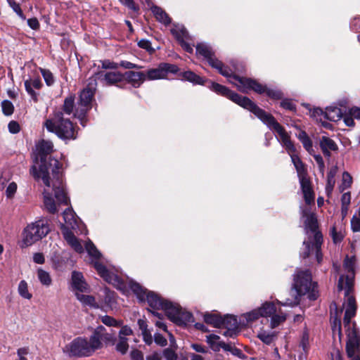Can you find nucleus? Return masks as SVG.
Here are the masks:
<instances>
[{"label": "nucleus", "instance_id": "f257e3e1", "mask_svg": "<svg viewBox=\"0 0 360 360\" xmlns=\"http://www.w3.org/2000/svg\"><path fill=\"white\" fill-rule=\"evenodd\" d=\"M37 155L34 160V165L30 169V173L36 179H41L44 185L51 186L50 175L54 179L53 186L55 190L56 197L60 202H67V198L62 187V165L54 158H49L46 156L53 151V145L50 141L42 140L38 145Z\"/></svg>", "mask_w": 360, "mask_h": 360}, {"label": "nucleus", "instance_id": "f03ea898", "mask_svg": "<svg viewBox=\"0 0 360 360\" xmlns=\"http://www.w3.org/2000/svg\"><path fill=\"white\" fill-rule=\"evenodd\" d=\"M301 217L304 219V227L308 240L303 242L304 249L300 253L303 259L309 258L311 262L313 260L320 264L323 259L321 251L323 243V236L319 230L318 220L314 213L308 209L302 210Z\"/></svg>", "mask_w": 360, "mask_h": 360}, {"label": "nucleus", "instance_id": "7ed1b4c3", "mask_svg": "<svg viewBox=\"0 0 360 360\" xmlns=\"http://www.w3.org/2000/svg\"><path fill=\"white\" fill-rule=\"evenodd\" d=\"M196 54L203 57L210 66L217 69L221 75L226 77L229 82L234 84L240 91H245L247 85H256L253 81L240 79V77L234 75L231 69L225 66L221 61L216 58L212 47L209 44L204 42L198 44L196 45Z\"/></svg>", "mask_w": 360, "mask_h": 360}, {"label": "nucleus", "instance_id": "20e7f679", "mask_svg": "<svg viewBox=\"0 0 360 360\" xmlns=\"http://www.w3.org/2000/svg\"><path fill=\"white\" fill-rule=\"evenodd\" d=\"M292 289L296 295L293 298H288L284 302L277 301L278 304L283 306L294 307L300 303V297L307 295L310 300L317 299L319 294L317 285L312 282L311 274L309 271H297L294 275Z\"/></svg>", "mask_w": 360, "mask_h": 360}, {"label": "nucleus", "instance_id": "39448f33", "mask_svg": "<svg viewBox=\"0 0 360 360\" xmlns=\"http://www.w3.org/2000/svg\"><path fill=\"white\" fill-rule=\"evenodd\" d=\"M355 260V257H346L344 262V268L348 271L349 275L346 276H341L338 284V290H345L346 309L343 322H345L346 326H349V319H352L355 316L356 311V300L354 297L351 295L354 285Z\"/></svg>", "mask_w": 360, "mask_h": 360}, {"label": "nucleus", "instance_id": "423d86ee", "mask_svg": "<svg viewBox=\"0 0 360 360\" xmlns=\"http://www.w3.org/2000/svg\"><path fill=\"white\" fill-rule=\"evenodd\" d=\"M96 341L91 335L89 338L77 337L67 344L63 348V353L70 358H82L91 356L96 349Z\"/></svg>", "mask_w": 360, "mask_h": 360}, {"label": "nucleus", "instance_id": "0eeeda50", "mask_svg": "<svg viewBox=\"0 0 360 360\" xmlns=\"http://www.w3.org/2000/svg\"><path fill=\"white\" fill-rule=\"evenodd\" d=\"M44 126L49 131L55 133L61 139H75L77 137L72 122L64 117L63 112H56L53 118L45 122Z\"/></svg>", "mask_w": 360, "mask_h": 360}, {"label": "nucleus", "instance_id": "6e6552de", "mask_svg": "<svg viewBox=\"0 0 360 360\" xmlns=\"http://www.w3.org/2000/svg\"><path fill=\"white\" fill-rule=\"evenodd\" d=\"M253 114L266 124L270 129L277 133L278 140L285 148L288 153H295V147L290 141L289 134L271 115L266 112L259 107L257 108Z\"/></svg>", "mask_w": 360, "mask_h": 360}, {"label": "nucleus", "instance_id": "1a4fd4ad", "mask_svg": "<svg viewBox=\"0 0 360 360\" xmlns=\"http://www.w3.org/2000/svg\"><path fill=\"white\" fill-rule=\"evenodd\" d=\"M50 231L48 220L41 218L29 224L23 230L22 245L28 247L44 238Z\"/></svg>", "mask_w": 360, "mask_h": 360}, {"label": "nucleus", "instance_id": "9d476101", "mask_svg": "<svg viewBox=\"0 0 360 360\" xmlns=\"http://www.w3.org/2000/svg\"><path fill=\"white\" fill-rule=\"evenodd\" d=\"M63 219L65 224H61V231L65 240L77 252H83L82 245L71 230L78 226L75 213L72 210L68 208L63 212Z\"/></svg>", "mask_w": 360, "mask_h": 360}, {"label": "nucleus", "instance_id": "9b49d317", "mask_svg": "<svg viewBox=\"0 0 360 360\" xmlns=\"http://www.w3.org/2000/svg\"><path fill=\"white\" fill-rule=\"evenodd\" d=\"M96 83L92 80L89 82L86 88H84L79 94V99L77 106L75 108L74 117L79 119L80 124L84 127L86 123V115L87 112L91 108V102L94 96Z\"/></svg>", "mask_w": 360, "mask_h": 360}, {"label": "nucleus", "instance_id": "f8f14e48", "mask_svg": "<svg viewBox=\"0 0 360 360\" xmlns=\"http://www.w3.org/2000/svg\"><path fill=\"white\" fill-rule=\"evenodd\" d=\"M85 248L98 274L108 283L112 285L119 284L120 282L119 277L114 273L109 271L106 267L99 262L101 254L94 243L90 240L88 241L85 245Z\"/></svg>", "mask_w": 360, "mask_h": 360}, {"label": "nucleus", "instance_id": "ddd939ff", "mask_svg": "<svg viewBox=\"0 0 360 360\" xmlns=\"http://www.w3.org/2000/svg\"><path fill=\"white\" fill-rule=\"evenodd\" d=\"M129 288L141 302L146 300L149 306L154 309H161L165 311V307H166L167 304L171 303V302L168 300H162L153 292H148L147 290L141 286L139 283L133 281L129 282Z\"/></svg>", "mask_w": 360, "mask_h": 360}, {"label": "nucleus", "instance_id": "4468645a", "mask_svg": "<svg viewBox=\"0 0 360 360\" xmlns=\"http://www.w3.org/2000/svg\"><path fill=\"white\" fill-rule=\"evenodd\" d=\"M210 89L217 94L226 96L231 100L233 102L237 103L240 106L250 110L252 113L258 107L250 99L245 96H241L237 93H235L226 86L221 85L218 83L212 82Z\"/></svg>", "mask_w": 360, "mask_h": 360}, {"label": "nucleus", "instance_id": "2eb2a0df", "mask_svg": "<svg viewBox=\"0 0 360 360\" xmlns=\"http://www.w3.org/2000/svg\"><path fill=\"white\" fill-rule=\"evenodd\" d=\"M344 326L347 335L346 345L347 356L352 358V360H360V356L359 355H356L359 352L360 343V335L359 330L356 327V323L351 322V319H349V326H346L344 323Z\"/></svg>", "mask_w": 360, "mask_h": 360}, {"label": "nucleus", "instance_id": "dca6fc26", "mask_svg": "<svg viewBox=\"0 0 360 360\" xmlns=\"http://www.w3.org/2000/svg\"><path fill=\"white\" fill-rule=\"evenodd\" d=\"M165 307L168 319L174 323L181 326L193 322L192 314L184 310L178 304L171 302Z\"/></svg>", "mask_w": 360, "mask_h": 360}, {"label": "nucleus", "instance_id": "f3484780", "mask_svg": "<svg viewBox=\"0 0 360 360\" xmlns=\"http://www.w3.org/2000/svg\"><path fill=\"white\" fill-rule=\"evenodd\" d=\"M179 71L176 65L162 63L155 68L148 70L145 73L147 80L162 79L167 77L168 73L175 74Z\"/></svg>", "mask_w": 360, "mask_h": 360}, {"label": "nucleus", "instance_id": "a211bd4d", "mask_svg": "<svg viewBox=\"0 0 360 360\" xmlns=\"http://www.w3.org/2000/svg\"><path fill=\"white\" fill-rule=\"evenodd\" d=\"M50 182H51V186L50 187H48L47 186L45 185V186L46 188L44 189V206H45L46 209L50 213L54 214V213L57 212L58 210H57L56 204L55 203L54 200L52 198L51 193H50V191H49L51 188H52V190L54 192V195H55V198H56L58 205H60V204L68 205L69 201H70V200H69V198L68 197L66 191L65 190V187H64L63 181H62V187H63V190L64 191V193H65V196L67 198V202H62V201L60 202L57 199V198L56 197L55 190H54L53 186V183L54 182V179H53V176L51 175H50Z\"/></svg>", "mask_w": 360, "mask_h": 360}, {"label": "nucleus", "instance_id": "6ab92c4d", "mask_svg": "<svg viewBox=\"0 0 360 360\" xmlns=\"http://www.w3.org/2000/svg\"><path fill=\"white\" fill-rule=\"evenodd\" d=\"M123 77V75L120 72L101 70L96 73L94 77H90L89 80H92L95 83L98 80L104 86H112L122 81Z\"/></svg>", "mask_w": 360, "mask_h": 360}, {"label": "nucleus", "instance_id": "aec40b11", "mask_svg": "<svg viewBox=\"0 0 360 360\" xmlns=\"http://www.w3.org/2000/svg\"><path fill=\"white\" fill-rule=\"evenodd\" d=\"M92 338L96 341V349L102 348L103 343L105 345H115L116 338L114 334L109 333L106 329L101 326L97 327L91 334Z\"/></svg>", "mask_w": 360, "mask_h": 360}, {"label": "nucleus", "instance_id": "412c9836", "mask_svg": "<svg viewBox=\"0 0 360 360\" xmlns=\"http://www.w3.org/2000/svg\"><path fill=\"white\" fill-rule=\"evenodd\" d=\"M221 328H226V330L222 333L225 337L234 338L239 333L238 322L237 319L231 315H226L221 318Z\"/></svg>", "mask_w": 360, "mask_h": 360}, {"label": "nucleus", "instance_id": "4be33fe9", "mask_svg": "<svg viewBox=\"0 0 360 360\" xmlns=\"http://www.w3.org/2000/svg\"><path fill=\"white\" fill-rule=\"evenodd\" d=\"M240 79H249L253 81L256 84L247 85V90L245 91H243V93H248L250 90H253L258 94L266 93L268 96L274 99H280L282 97L281 91L278 90L267 89L265 86L259 84L256 80L246 77H240Z\"/></svg>", "mask_w": 360, "mask_h": 360}, {"label": "nucleus", "instance_id": "5701e85b", "mask_svg": "<svg viewBox=\"0 0 360 360\" xmlns=\"http://www.w3.org/2000/svg\"><path fill=\"white\" fill-rule=\"evenodd\" d=\"M171 32L186 51L188 53L193 52V46L185 41L188 39L189 36L188 32L184 26H175L171 30Z\"/></svg>", "mask_w": 360, "mask_h": 360}, {"label": "nucleus", "instance_id": "b1692460", "mask_svg": "<svg viewBox=\"0 0 360 360\" xmlns=\"http://www.w3.org/2000/svg\"><path fill=\"white\" fill-rule=\"evenodd\" d=\"M71 285L75 292H85L89 290V286L81 272L75 271L72 273Z\"/></svg>", "mask_w": 360, "mask_h": 360}, {"label": "nucleus", "instance_id": "393cba45", "mask_svg": "<svg viewBox=\"0 0 360 360\" xmlns=\"http://www.w3.org/2000/svg\"><path fill=\"white\" fill-rule=\"evenodd\" d=\"M25 88L27 94L30 96L32 100L35 102L37 101L38 94L35 92L33 88L40 89L42 87V82L39 77L32 79H27L24 82Z\"/></svg>", "mask_w": 360, "mask_h": 360}, {"label": "nucleus", "instance_id": "a878e982", "mask_svg": "<svg viewBox=\"0 0 360 360\" xmlns=\"http://www.w3.org/2000/svg\"><path fill=\"white\" fill-rule=\"evenodd\" d=\"M126 79L134 87L137 88L146 79L143 72L129 71L126 72Z\"/></svg>", "mask_w": 360, "mask_h": 360}, {"label": "nucleus", "instance_id": "bb28decb", "mask_svg": "<svg viewBox=\"0 0 360 360\" xmlns=\"http://www.w3.org/2000/svg\"><path fill=\"white\" fill-rule=\"evenodd\" d=\"M320 147L323 155L328 158L330 156V151H335L338 148L335 142L326 136H323L320 139Z\"/></svg>", "mask_w": 360, "mask_h": 360}, {"label": "nucleus", "instance_id": "cd10ccee", "mask_svg": "<svg viewBox=\"0 0 360 360\" xmlns=\"http://www.w3.org/2000/svg\"><path fill=\"white\" fill-rule=\"evenodd\" d=\"M305 202L310 205L314 201V195L309 179H303L300 182Z\"/></svg>", "mask_w": 360, "mask_h": 360}, {"label": "nucleus", "instance_id": "c85d7f7f", "mask_svg": "<svg viewBox=\"0 0 360 360\" xmlns=\"http://www.w3.org/2000/svg\"><path fill=\"white\" fill-rule=\"evenodd\" d=\"M291 158V160L297 170L300 182L303 179H308L307 176V172L304 165L300 158L295 154V153H288Z\"/></svg>", "mask_w": 360, "mask_h": 360}, {"label": "nucleus", "instance_id": "c756f323", "mask_svg": "<svg viewBox=\"0 0 360 360\" xmlns=\"http://www.w3.org/2000/svg\"><path fill=\"white\" fill-rule=\"evenodd\" d=\"M342 115L341 110L335 106L327 107L324 111V118L333 122L339 121Z\"/></svg>", "mask_w": 360, "mask_h": 360}, {"label": "nucleus", "instance_id": "7c9ffc66", "mask_svg": "<svg viewBox=\"0 0 360 360\" xmlns=\"http://www.w3.org/2000/svg\"><path fill=\"white\" fill-rule=\"evenodd\" d=\"M261 316H263L261 308H258L243 314L241 316V321L243 324H248L257 320Z\"/></svg>", "mask_w": 360, "mask_h": 360}, {"label": "nucleus", "instance_id": "2f4dec72", "mask_svg": "<svg viewBox=\"0 0 360 360\" xmlns=\"http://www.w3.org/2000/svg\"><path fill=\"white\" fill-rule=\"evenodd\" d=\"M151 11L159 22L165 25H169L171 22L170 18L160 7L154 6L151 8Z\"/></svg>", "mask_w": 360, "mask_h": 360}, {"label": "nucleus", "instance_id": "473e14b6", "mask_svg": "<svg viewBox=\"0 0 360 360\" xmlns=\"http://www.w3.org/2000/svg\"><path fill=\"white\" fill-rule=\"evenodd\" d=\"M77 299L84 306H89L93 308H98L94 297L88 295H84L81 292H75Z\"/></svg>", "mask_w": 360, "mask_h": 360}, {"label": "nucleus", "instance_id": "72a5a7b5", "mask_svg": "<svg viewBox=\"0 0 360 360\" xmlns=\"http://www.w3.org/2000/svg\"><path fill=\"white\" fill-rule=\"evenodd\" d=\"M257 337L264 344L270 345L274 341L276 333L261 330L258 332Z\"/></svg>", "mask_w": 360, "mask_h": 360}, {"label": "nucleus", "instance_id": "f704fd0d", "mask_svg": "<svg viewBox=\"0 0 360 360\" xmlns=\"http://www.w3.org/2000/svg\"><path fill=\"white\" fill-rule=\"evenodd\" d=\"M221 318L216 314L207 313L204 315V321L206 323L219 328H221Z\"/></svg>", "mask_w": 360, "mask_h": 360}, {"label": "nucleus", "instance_id": "c9c22d12", "mask_svg": "<svg viewBox=\"0 0 360 360\" xmlns=\"http://www.w3.org/2000/svg\"><path fill=\"white\" fill-rule=\"evenodd\" d=\"M299 140L302 142L303 147L305 150L311 155L314 153L312 141L307 134V133L304 131L300 132L298 135Z\"/></svg>", "mask_w": 360, "mask_h": 360}, {"label": "nucleus", "instance_id": "e433bc0d", "mask_svg": "<svg viewBox=\"0 0 360 360\" xmlns=\"http://www.w3.org/2000/svg\"><path fill=\"white\" fill-rule=\"evenodd\" d=\"M286 319V314H284L281 309H278L277 311L271 317L270 326L271 328H276L280 324L283 323Z\"/></svg>", "mask_w": 360, "mask_h": 360}, {"label": "nucleus", "instance_id": "4c0bfd02", "mask_svg": "<svg viewBox=\"0 0 360 360\" xmlns=\"http://www.w3.org/2000/svg\"><path fill=\"white\" fill-rule=\"evenodd\" d=\"M336 174V168L331 169L327 175V184L326 186V193L328 195H330L335 186V176Z\"/></svg>", "mask_w": 360, "mask_h": 360}, {"label": "nucleus", "instance_id": "58836bf2", "mask_svg": "<svg viewBox=\"0 0 360 360\" xmlns=\"http://www.w3.org/2000/svg\"><path fill=\"white\" fill-rule=\"evenodd\" d=\"M260 308L263 317H271L278 310L275 304L270 302H266Z\"/></svg>", "mask_w": 360, "mask_h": 360}, {"label": "nucleus", "instance_id": "ea45409f", "mask_svg": "<svg viewBox=\"0 0 360 360\" xmlns=\"http://www.w3.org/2000/svg\"><path fill=\"white\" fill-rule=\"evenodd\" d=\"M37 278L40 283L44 286L49 287L52 283V279L49 273L42 269L37 270Z\"/></svg>", "mask_w": 360, "mask_h": 360}, {"label": "nucleus", "instance_id": "a19ab883", "mask_svg": "<svg viewBox=\"0 0 360 360\" xmlns=\"http://www.w3.org/2000/svg\"><path fill=\"white\" fill-rule=\"evenodd\" d=\"M331 328L333 336L338 335L339 339L342 338L341 321L337 316H331Z\"/></svg>", "mask_w": 360, "mask_h": 360}, {"label": "nucleus", "instance_id": "79ce46f5", "mask_svg": "<svg viewBox=\"0 0 360 360\" xmlns=\"http://www.w3.org/2000/svg\"><path fill=\"white\" fill-rule=\"evenodd\" d=\"M220 337L214 334H210L206 336V342L210 345L211 349L215 352L219 351V345L221 341H219Z\"/></svg>", "mask_w": 360, "mask_h": 360}, {"label": "nucleus", "instance_id": "37998d69", "mask_svg": "<svg viewBox=\"0 0 360 360\" xmlns=\"http://www.w3.org/2000/svg\"><path fill=\"white\" fill-rule=\"evenodd\" d=\"M74 103H75V97L73 96H70L67 97L64 101V104L63 107V112L66 115H71L72 113H75L74 112Z\"/></svg>", "mask_w": 360, "mask_h": 360}, {"label": "nucleus", "instance_id": "c03bdc74", "mask_svg": "<svg viewBox=\"0 0 360 360\" xmlns=\"http://www.w3.org/2000/svg\"><path fill=\"white\" fill-rule=\"evenodd\" d=\"M183 77L193 84H203L204 79L203 78L200 77V76L197 75L195 73H194L192 71H186L184 72L183 74Z\"/></svg>", "mask_w": 360, "mask_h": 360}, {"label": "nucleus", "instance_id": "a18cd8bd", "mask_svg": "<svg viewBox=\"0 0 360 360\" xmlns=\"http://www.w3.org/2000/svg\"><path fill=\"white\" fill-rule=\"evenodd\" d=\"M18 291L19 295L25 299L30 300L32 297V295L28 290V285L24 280L19 283Z\"/></svg>", "mask_w": 360, "mask_h": 360}, {"label": "nucleus", "instance_id": "49530a36", "mask_svg": "<svg viewBox=\"0 0 360 360\" xmlns=\"http://www.w3.org/2000/svg\"><path fill=\"white\" fill-rule=\"evenodd\" d=\"M42 77L44 79L46 84L49 86H52L55 82V79L53 73L48 69L39 68Z\"/></svg>", "mask_w": 360, "mask_h": 360}, {"label": "nucleus", "instance_id": "de8ad7c7", "mask_svg": "<svg viewBox=\"0 0 360 360\" xmlns=\"http://www.w3.org/2000/svg\"><path fill=\"white\" fill-rule=\"evenodd\" d=\"M101 321L103 324L108 326L120 327L123 325L122 321L116 320L113 317L108 315L102 316Z\"/></svg>", "mask_w": 360, "mask_h": 360}, {"label": "nucleus", "instance_id": "09e8293b", "mask_svg": "<svg viewBox=\"0 0 360 360\" xmlns=\"http://www.w3.org/2000/svg\"><path fill=\"white\" fill-rule=\"evenodd\" d=\"M128 349V339L127 338H119L118 342L116 344L117 351L124 354L127 352Z\"/></svg>", "mask_w": 360, "mask_h": 360}, {"label": "nucleus", "instance_id": "8fccbe9b", "mask_svg": "<svg viewBox=\"0 0 360 360\" xmlns=\"http://www.w3.org/2000/svg\"><path fill=\"white\" fill-rule=\"evenodd\" d=\"M330 235L335 243H340L344 238V233L342 230L338 231L335 226L330 229Z\"/></svg>", "mask_w": 360, "mask_h": 360}, {"label": "nucleus", "instance_id": "3c124183", "mask_svg": "<svg viewBox=\"0 0 360 360\" xmlns=\"http://www.w3.org/2000/svg\"><path fill=\"white\" fill-rule=\"evenodd\" d=\"M352 183V178L350 176V174L345 172L342 174V182L341 185L340 186L339 188L341 192L344 191L345 189L350 187L351 184Z\"/></svg>", "mask_w": 360, "mask_h": 360}, {"label": "nucleus", "instance_id": "603ef678", "mask_svg": "<svg viewBox=\"0 0 360 360\" xmlns=\"http://www.w3.org/2000/svg\"><path fill=\"white\" fill-rule=\"evenodd\" d=\"M1 108L3 113L6 116L11 115L13 113L14 106L10 101L5 100L2 101Z\"/></svg>", "mask_w": 360, "mask_h": 360}, {"label": "nucleus", "instance_id": "864d4df0", "mask_svg": "<svg viewBox=\"0 0 360 360\" xmlns=\"http://www.w3.org/2000/svg\"><path fill=\"white\" fill-rule=\"evenodd\" d=\"M7 2L10 7L12 8L14 12L22 20L25 19V17L20 8V6L18 3H17L15 0H7Z\"/></svg>", "mask_w": 360, "mask_h": 360}, {"label": "nucleus", "instance_id": "5fc2aeb1", "mask_svg": "<svg viewBox=\"0 0 360 360\" xmlns=\"http://www.w3.org/2000/svg\"><path fill=\"white\" fill-rule=\"evenodd\" d=\"M150 311L153 314V316H157L160 319V320H158L155 321V325L158 328L167 332V326L165 325V323L164 322L162 321V315L157 311Z\"/></svg>", "mask_w": 360, "mask_h": 360}, {"label": "nucleus", "instance_id": "6e6d98bb", "mask_svg": "<svg viewBox=\"0 0 360 360\" xmlns=\"http://www.w3.org/2000/svg\"><path fill=\"white\" fill-rule=\"evenodd\" d=\"M101 63L103 69L116 70L119 68L118 63L111 61L110 60H101Z\"/></svg>", "mask_w": 360, "mask_h": 360}, {"label": "nucleus", "instance_id": "4d7b16f0", "mask_svg": "<svg viewBox=\"0 0 360 360\" xmlns=\"http://www.w3.org/2000/svg\"><path fill=\"white\" fill-rule=\"evenodd\" d=\"M351 200V195L350 193H345L341 198V202H342V212H344V210H348V206L350 203Z\"/></svg>", "mask_w": 360, "mask_h": 360}, {"label": "nucleus", "instance_id": "13d9d810", "mask_svg": "<svg viewBox=\"0 0 360 360\" xmlns=\"http://www.w3.org/2000/svg\"><path fill=\"white\" fill-rule=\"evenodd\" d=\"M163 355L167 360H177V354L173 349H165Z\"/></svg>", "mask_w": 360, "mask_h": 360}, {"label": "nucleus", "instance_id": "bf43d9fd", "mask_svg": "<svg viewBox=\"0 0 360 360\" xmlns=\"http://www.w3.org/2000/svg\"><path fill=\"white\" fill-rule=\"evenodd\" d=\"M314 158L318 165L319 172L321 173L322 176H323L325 171V164L323 158L320 155H314Z\"/></svg>", "mask_w": 360, "mask_h": 360}, {"label": "nucleus", "instance_id": "052dcab7", "mask_svg": "<svg viewBox=\"0 0 360 360\" xmlns=\"http://www.w3.org/2000/svg\"><path fill=\"white\" fill-rule=\"evenodd\" d=\"M121 329L119 331V338H126L133 334L132 329L127 325L121 326Z\"/></svg>", "mask_w": 360, "mask_h": 360}, {"label": "nucleus", "instance_id": "680f3d73", "mask_svg": "<svg viewBox=\"0 0 360 360\" xmlns=\"http://www.w3.org/2000/svg\"><path fill=\"white\" fill-rule=\"evenodd\" d=\"M351 228L354 232L360 231V218L356 215L351 219Z\"/></svg>", "mask_w": 360, "mask_h": 360}, {"label": "nucleus", "instance_id": "e2e57ef3", "mask_svg": "<svg viewBox=\"0 0 360 360\" xmlns=\"http://www.w3.org/2000/svg\"><path fill=\"white\" fill-rule=\"evenodd\" d=\"M281 106L286 110L290 111H295L296 110L295 105L292 102L291 100L284 99L281 102Z\"/></svg>", "mask_w": 360, "mask_h": 360}, {"label": "nucleus", "instance_id": "0e129e2a", "mask_svg": "<svg viewBox=\"0 0 360 360\" xmlns=\"http://www.w3.org/2000/svg\"><path fill=\"white\" fill-rule=\"evenodd\" d=\"M17 190V185L14 182H11L8 184L6 190V194L8 198H12L15 193Z\"/></svg>", "mask_w": 360, "mask_h": 360}, {"label": "nucleus", "instance_id": "69168bd1", "mask_svg": "<svg viewBox=\"0 0 360 360\" xmlns=\"http://www.w3.org/2000/svg\"><path fill=\"white\" fill-rule=\"evenodd\" d=\"M138 45L140 48L146 49L148 51H153L154 49H153L151 46V43L150 41L147 39H141L138 42Z\"/></svg>", "mask_w": 360, "mask_h": 360}, {"label": "nucleus", "instance_id": "338daca9", "mask_svg": "<svg viewBox=\"0 0 360 360\" xmlns=\"http://www.w3.org/2000/svg\"><path fill=\"white\" fill-rule=\"evenodd\" d=\"M8 128L11 134H17L20 129V125L16 121H11L8 124Z\"/></svg>", "mask_w": 360, "mask_h": 360}, {"label": "nucleus", "instance_id": "774afa93", "mask_svg": "<svg viewBox=\"0 0 360 360\" xmlns=\"http://www.w3.org/2000/svg\"><path fill=\"white\" fill-rule=\"evenodd\" d=\"M130 356L132 360H143V353L138 349L131 350Z\"/></svg>", "mask_w": 360, "mask_h": 360}]
</instances>
